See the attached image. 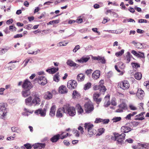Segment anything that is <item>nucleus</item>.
I'll return each instance as SVG.
<instances>
[{
  "label": "nucleus",
  "mask_w": 149,
  "mask_h": 149,
  "mask_svg": "<svg viewBox=\"0 0 149 149\" xmlns=\"http://www.w3.org/2000/svg\"><path fill=\"white\" fill-rule=\"evenodd\" d=\"M56 107L55 105H53L51 108L49 112V115L51 116H54L55 115Z\"/></svg>",
  "instance_id": "nucleus-21"
},
{
  "label": "nucleus",
  "mask_w": 149,
  "mask_h": 149,
  "mask_svg": "<svg viewBox=\"0 0 149 149\" xmlns=\"http://www.w3.org/2000/svg\"><path fill=\"white\" fill-rule=\"evenodd\" d=\"M134 76L136 79L139 80L141 78L142 74L141 73L138 72L134 74Z\"/></svg>",
  "instance_id": "nucleus-36"
},
{
  "label": "nucleus",
  "mask_w": 149,
  "mask_h": 149,
  "mask_svg": "<svg viewBox=\"0 0 149 149\" xmlns=\"http://www.w3.org/2000/svg\"><path fill=\"white\" fill-rule=\"evenodd\" d=\"M126 135L124 133H122L120 135L117 133V141L119 143L122 144L125 139Z\"/></svg>",
  "instance_id": "nucleus-11"
},
{
  "label": "nucleus",
  "mask_w": 149,
  "mask_h": 149,
  "mask_svg": "<svg viewBox=\"0 0 149 149\" xmlns=\"http://www.w3.org/2000/svg\"><path fill=\"white\" fill-rule=\"evenodd\" d=\"M124 101V100L123 99L120 100V101L121 102H122V103L120 104L119 105V107L121 108L122 109H124L127 107L125 103L123 102Z\"/></svg>",
  "instance_id": "nucleus-35"
},
{
  "label": "nucleus",
  "mask_w": 149,
  "mask_h": 149,
  "mask_svg": "<svg viewBox=\"0 0 149 149\" xmlns=\"http://www.w3.org/2000/svg\"><path fill=\"white\" fill-rule=\"evenodd\" d=\"M102 118H96L95 121V123H101L102 122Z\"/></svg>",
  "instance_id": "nucleus-56"
},
{
  "label": "nucleus",
  "mask_w": 149,
  "mask_h": 149,
  "mask_svg": "<svg viewBox=\"0 0 149 149\" xmlns=\"http://www.w3.org/2000/svg\"><path fill=\"white\" fill-rule=\"evenodd\" d=\"M88 135L89 137H91L93 135H95L97 133V131L95 129H92L88 131Z\"/></svg>",
  "instance_id": "nucleus-26"
},
{
  "label": "nucleus",
  "mask_w": 149,
  "mask_h": 149,
  "mask_svg": "<svg viewBox=\"0 0 149 149\" xmlns=\"http://www.w3.org/2000/svg\"><path fill=\"white\" fill-rule=\"evenodd\" d=\"M109 119H102V123L103 124H107L109 123Z\"/></svg>",
  "instance_id": "nucleus-55"
},
{
  "label": "nucleus",
  "mask_w": 149,
  "mask_h": 149,
  "mask_svg": "<svg viewBox=\"0 0 149 149\" xmlns=\"http://www.w3.org/2000/svg\"><path fill=\"white\" fill-rule=\"evenodd\" d=\"M99 61H100V62L104 64L105 63L106 61L104 58V57H100Z\"/></svg>",
  "instance_id": "nucleus-63"
},
{
  "label": "nucleus",
  "mask_w": 149,
  "mask_h": 149,
  "mask_svg": "<svg viewBox=\"0 0 149 149\" xmlns=\"http://www.w3.org/2000/svg\"><path fill=\"white\" fill-rule=\"evenodd\" d=\"M60 134H57L54 136L50 139V141L53 143L56 142L60 139Z\"/></svg>",
  "instance_id": "nucleus-22"
},
{
  "label": "nucleus",
  "mask_w": 149,
  "mask_h": 149,
  "mask_svg": "<svg viewBox=\"0 0 149 149\" xmlns=\"http://www.w3.org/2000/svg\"><path fill=\"white\" fill-rule=\"evenodd\" d=\"M129 107L130 109L131 110H135L137 109L136 107L132 104L130 105L129 106Z\"/></svg>",
  "instance_id": "nucleus-50"
},
{
  "label": "nucleus",
  "mask_w": 149,
  "mask_h": 149,
  "mask_svg": "<svg viewBox=\"0 0 149 149\" xmlns=\"http://www.w3.org/2000/svg\"><path fill=\"white\" fill-rule=\"evenodd\" d=\"M145 113L143 112L139 114L136 115L135 116V120H141L144 119V118H143V114H145Z\"/></svg>",
  "instance_id": "nucleus-20"
},
{
  "label": "nucleus",
  "mask_w": 149,
  "mask_h": 149,
  "mask_svg": "<svg viewBox=\"0 0 149 149\" xmlns=\"http://www.w3.org/2000/svg\"><path fill=\"white\" fill-rule=\"evenodd\" d=\"M99 91L100 93H103V94L107 90V89L104 86H102V85H99Z\"/></svg>",
  "instance_id": "nucleus-27"
},
{
  "label": "nucleus",
  "mask_w": 149,
  "mask_h": 149,
  "mask_svg": "<svg viewBox=\"0 0 149 149\" xmlns=\"http://www.w3.org/2000/svg\"><path fill=\"white\" fill-rule=\"evenodd\" d=\"M91 83L88 82L85 85L84 88V89L85 90L88 89L91 87Z\"/></svg>",
  "instance_id": "nucleus-40"
},
{
  "label": "nucleus",
  "mask_w": 149,
  "mask_h": 149,
  "mask_svg": "<svg viewBox=\"0 0 149 149\" xmlns=\"http://www.w3.org/2000/svg\"><path fill=\"white\" fill-rule=\"evenodd\" d=\"M85 77L84 75L82 73H80L77 75V79L78 81L81 82L84 80Z\"/></svg>",
  "instance_id": "nucleus-23"
},
{
  "label": "nucleus",
  "mask_w": 149,
  "mask_h": 149,
  "mask_svg": "<svg viewBox=\"0 0 149 149\" xmlns=\"http://www.w3.org/2000/svg\"><path fill=\"white\" fill-rule=\"evenodd\" d=\"M93 70L91 69H88L85 71V73L87 75L90 74L92 72Z\"/></svg>",
  "instance_id": "nucleus-54"
},
{
  "label": "nucleus",
  "mask_w": 149,
  "mask_h": 149,
  "mask_svg": "<svg viewBox=\"0 0 149 149\" xmlns=\"http://www.w3.org/2000/svg\"><path fill=\"white\" fill-rule=\"evenodd\" d=\"M32 27V25L29 24L25 26L24 28L26 29L29 30L31 29Z\"/></svg>",
  "instance_id": "nucleus-59"
},
{
  "label": "nucleus",
  "mask_w": 149,
  "mask_h": 149,
  "mask_svg": "<svg viewBox=\"0 0 149 149\" xmlns=\"http://www.w3.org/2000/svg\"><path fill=\"white\" fill-rule=\"evenodd\" d=\"M25 103L27 105L31 106L32 104V98L30 96L25 99Z\"/></svg>",
  "instance_id": "nucleus-25"
},
{
  "label": "nucleus",
  "mask_w": 149,
  "mask_h": 149,
  "mask_svg": "<svg viewBox=\"0 0 149 149\" xmlns=\"http://www.w3.org/2000/svg\"><path fill=\"white\" fill-rule=\"evenodd\" d=\"M23 35L22 34H17L14 36V38H21L22 37Z\"/></svg>",
  "instance_id": "nucleus-64"
},
{
  "label": "nucleus",
  "mask_w": 149,
  "mask_h": 149,
  "mask_svg": "<svg viewBox=\"0 0 149 149\" xmlns=\"http://www.w3.org/2000/svg\"><path fill=\"white\" fill-rule=\"evenodd\" d=\"M64 107L65 108V113L69 116H73L75 115L76 109L74 107L65 105Z\"/></svg>",
  "instance_id": "nucleus-1"
},
{
  "label": "nucleus",
  "mask_w": 149,
  "mask_h": 149,
  "mask_svg": "<svg viewBox=\"0 0 149 149\" xmlns=\"http://www.w3.org/2000/svg\"><path fill=\"white\" fill-rule=\"evenodd\" d=\"M11 130L13 132L19 133L21 132V130L17 127H11Z\"/></svg>",
  "instance_id": "nucleus-38"
},
{
  "label": "nucleus",
  "mask_w": 149,
  "mask_h": 149,
  "mask_svg": "<svg viewBox=\"0 0 149 149\" xmlns=\"http://www.w3.org/2000/svg\"><path fill=\"white\" fill-rule=\"evenodd\" d=\"M80 48V46L78 45H77L73 49V52H76Z\"/></svg>",
  "instance_id": "nucleus-52"
},
{
  "label": "nucleus",
  "mask_w": 149,
  "mask_h": 149,
  "mask_svg": "<svg viewBox=\"0 0 149 149\" xmlns=\"http://www.w3.org/2000/svg\"><path fill=\"white\" fill-rule=\"evenodd\" d=\"M25 147L27 149H31L32 146L29 143H26L24 145Z\"/></svg>",
  "instance_id": "nucleus-58"
},
{
  "label": "nucleus",
  "mask_w": 149,
  "mask_h": 149,
  "mask_svg": "<svg viewBox=\"0 0 149 149\" xmlns=\"http://www.w3.org/2000/svg\"><path fill=\"white\" fill-rule=\"evenodd\" d=\"M53 97L52 93L50 91H48L45 92L44 94V98L46 100H49L52 99Z\"/></svg>",
  "instance_id": "nucleus-18"
},
{
  "label": "nucleus",
  "mask_w": 149,
  "mask_h": 149,
  "mask_svg": "<svg viewBox=\"0 0 149 149\" xmlns=\"http://www.w3.org/2000/svg\"><path fill=\"white\" fill-rule=\"evenodd\" d=\"M85 110L87 113H91L94 110L93 104L91 101H88L84 105Z\"/></svg>",
  "instance_id": "nucleus-2"
},
{
  "label": "nucleus",
  "mask_w": 149,
  "mask_h": 149,
  "mask_svg": "<svg viewBox=\"0 0 149 149\" xmlns=\"http://www.w3.org/2000/svg\"><path fill=\"white\" fill-rule=\"evenodd\" d=\"M76 107L77 108L78 112L79 113L81 114L83 112V110L80 105L77 104Z\"/></svg>",
  "instance_id": "nucleus-34"
},
{
  "label": "nucleus",
  "mask_w": 149,
  "mask_h": 149,
  "mask_svg": "<svg viewBox=\"0 0 149 149\" xmlns=\"http://www.w3.org/2000/svg\"><path fill=\"white\" fill-rule=\"evenodd\" d=\"M89 58L82 57L80 59L77 60L76 61L80 63H86L89 60Z\"/></svg>",
  "instance_id": "nucleus-28"
},
{
  "label": "nucleus",
  "mask_w": 149,
  "mask_h": 149,
  "mask_svg": "<svg viewBox=\"0 0 149 149\" xmlns=\"http://www.w3.org/2000/svg\"><path fill=\"white\" fill-rule=\"evenodd\" d=\"M68 43V42H60L58 43V46H65Z\"/></svg>",
  "instance_id": "nucleus-53"
},
{
  "label": "nucleus",
  "mask_w": 149,
  "mask_h": 149,
  "mask_svg": "<svg viewBox=\"0 0 149 149\" xmlns=\"http://www.w3.org/2000/svg\"><path fill=\"white\" fill-rule=\"evenodd\" d=\"M127 54L125 58L126 59V63H129L130 62L131 58L132 56L129 52H127Z\"/></svg>",
  "instance_id": "nucleus-32"
},
{
  "label": "nucleus",
  "mask_w": 149,
  "mask_h": 149,
  "mask_svg": "<svg viewBox=\"0 0 149 149\" xmlns=\"http://www.w3.org/2000/svg\"><path fill=\"white\" fill-rule=\"evenodd\" d=\"M117 133H115L114 135L111 137V139L114 141H117Z\"/></svg>",
  "instance_id": "nucleus-57"
},
{
  "label": "nucleus",
  "mask_w": 149,
  "mask_h": 149,
  "mask_svg": "<svg viewBox=\"0 0 149 149\" xmlns=\"http://www.w3.org/2000/svg\"><path fill=\"white\" fill-rule=\"evenodd\" d=\"M35 80L39 84L42 86L44 85L47 83L46 78L44 76H38Z\"/></svg>",
  "instance_id": "nucleus-5"
},
{
  "label": "nucleus",
  "mask_w": 149,
  "mask_h": 149,
  "mask_svg": "<svg viewBox=\"0 0 149 149\" xmlns=\"http://www.w3.org/2000/svg\"><path fill=\"white\" fill-rule=\"evenodd\" d=\"M30 90L29 89H25L24 90L22 91V96L26 97L31 94V92Z\"/></svg>",
  "instance_id": "nucleus-19"
},
{
  "label": "nucleus",
  "mask_w": 149,
  "mask_h": 149,
  "mask_svg": "<svg viewBox=\"0 0 149 149\" xmlns=\"http://www.w3.org/2000/svg\"><path fill=\"white\" fill-rule=\"evenodd\" d=\"M139 146H141L142 149H149V144L148 143H145L144 144H141L139 143H138Z\"/></svg>",
  "instance_id": "nucleus-30"
},
{
  "label": "nucleus",
  "mask_w": 149,
  "mask_h": 149,
  "mask_svg": "<svg viewBox=\"0 0 149 149\" xmlns=\"http://www.w3.org/2000/svg\"><path fill=\"white\" fill-rule=\"evenodd\" d=\"M34 98L32 100V106H35L40 104L41 100L39 96L37 95H35Z\"/></svg>",
  "instance_id": "nucleus-8"
},
{
  "label": "nucleus",
  "mask_w": 149,
  "mask_h": 149,
  "mask_svg": "<svg viewBox=\"0 0 149 149\" xmlns=\"http://www.w3.org/2000/svg\"><path fill=\"white\" fill-rule=\"evenodd\" d=\"M59 22V19H57L56 20H54L52 21H50L47 24H58Z\"/></svg>",
  "instance_id": "nucleus-43"
},
{
  "label": "nucleus",
  "mask_w": 149,
  "mask_h": 149,
  "mask_svg": "<svg viewBox=\"0 0 149 149\" xmlns=\"http://www.w3.org/2000/svg\"><path fill=\"white\" fill-rule=\"evenodd\" d=\"M72 95L74 98H75L76 96L78 97L80 96V94L76 90L74 91Z\"/></svg>",
  "instance_id": "nucleus-39"
},
{
  "label": "nucleus",
  "mask_w": 149,
  "mask_h": 149,
  "mask_svg": "<svg viewBox=\"0 0 149 149\" xmlns=\"http://www.w3.org/2000/svg\"><path fill=\"white\" fill-rule=\"evenodd\" d=\"M65 108L64 106L63 107L59 108L57 111L56 116L59 118H61L63 117V113H65Z\"/></svg>",
  "instance_id": "nucleus-7"
},
{
  "label": "nucleus",
  "mask_w": 149,
  "mask_h": 149,
  "mask_svg": "<svg viewBox=\"0 0 149 149\" xmlns=\"http://www.w3.org/2000/svg\"><path fill=\"white\" fill-rule=\"evenodd\" d=\"M135 46L137 48H141L143 47V45L141 43H135Z\"/></svg>",
  "instance_id": "nucleus-44"
},
{
  "label": "nucleus",
  "mask_w": 149,
  "mask_h": 149,
  "mask_svg": "<svg viewBox=\"0 0 149 149\" xmlns=\"http://www.w3.org/2000/svg\"><path fill=\"white\" fill-rule=\"evenodd\" d=\"M145 95V93L144 91L141 88L138 89L137 93L136 94L137 97L140 100L143 99Z\"/></svg>",
  "instance_id": "nucleus-12"
},
{
  "label": "nucleus",
  "mask_w": 149,
  "mask_h": 149,
  "mask_svg": "<svg viewBox=\"0 0 149 149\" xmlns=\"http://www.w3.org/2000/svg\"><path fill=\"white\" fill-rule=\"evenodd\" d=\"M134 140L131 138H129L125 140V142H127V143H132L133 142Z\"/></svg>",
  "instance_id": "nucleus-62"
},
{
  "label": "nucleus",
  "mask_w": 149,
  "mask_h": 149,
  "mask_svg": "<svg viewBox=\"0 0 149 149\" xmlns=\"http://www.w3.org/2000/svg\"><path fill=\"white\" fill-rule=\"evenodd\" d=\"M93 127V125L90 123H85L84 124V127L85 130L87 129L88 131L90 130L91 129H92Z\"/></svg>",
  "instance_id": "nucleus-24"
},
{
  "label": "nucleus",
  "mask_w": 149,
  "mask_h": 149,
  "mask_svg": "<svg viewBox=\"0 0 149 149\" xmlns=\"http://www.w3.org/2000/svg\"><path fill=\"white\" fill-rule=\"evenodd\" d=\"M121 118L120 117H114L113 119V120L114 122H117L120 121L121 120Z\"/></svg>",
  "instance_id": "nucleus-45"
},
{
  "label": "nucleus",
  "mask_w": 149,
  "mask_h": 149,
  "mask_svg": "<svg viewBox=\"0 0 149 149\" xmlns=\"http://www.w3.org/2000/svg\"><path fill=\"white\" fill-rule=\"evenodd\" d=\"M64 132H63L61 134H60V139H63L65 138L66 137L69 135V134L67 133L65 135H62L63 134Z\"/></svg>",
  "instance_id": "nucleus-48"
},
{
  "label": "nucleus",
  "mask_w": 149,
  "mask_h": 149,
  "mask_svg": "<svg viewBox=\"0 0 149 149\" xmlns=\"http://www.w3.org/2000/svg\"><path fill=\"white\" fill-rule=\"evenodd\" d=\"M109 97L110 96L109 95H107L105 96V99L107 98V100H108L107 102L106 103H104V107H108L109 106L110 104V102L109 100Z\"/></svg>",
  "instance_id": "nucleus-37"
},
{
  "label": "nucleus",
  "mask_w": 149,
  "mask_h": 149,
  "mask_svg": "<svg viewBox=\"0 0 149 149\" xmlns=\"http://www.w3.org/2000/svg\"><path fill=\"white\" fill-rule=\"evenodd\" d=\"M104 129L103 128H101L99 129V133L97 134L99 135H101L104 131Z\"/></svg>",
  "instance_id": "nucleus-49"
},
{
  "label": "nucleus",
  "mask_w": 149,
  "mask_h": 149,
  "mask_svg": "<svg viewBox=\"0 0 149 149\" xmlns=\"http://www.w3.org/2000/svg\"><path fill=\"white\" fill-rule=\"evenodd\" d=\"M144 85L145 86L146 88L148 91H149V81H147L144 83Z\"/></svg>",
  "instance_id": "nucleus-46"
},
{
  "label": "nucleus",
  "mask_w": 149,
  "mask_h": 149,
  "mask_svg": "<svg viewBox=\"0 0 149 149\" xmlns=\"http://www.w3.org/2000/svg\"><path fill=\"white\" fill-rule=\"evenodd\" d=\"M34 149H41L44 148L45 146V144L43 143H37L33 145Z\"/></svg>",
  "instance_id": "nucleus-15"
},
{
  "label": "nucleus",
  "mask_w": 149,
  "mask_h": 149,
  "mask_svg": "<svg viewBox=\"0 0 149 149\" xmlns=\"http://www.w3.org/2000/svg\"><path fill=\"white\" fill-rule=\"evenodd\" d=\"M132 129L127 126H123L121 128V131L122 132L127 133L130 131Z\"/></svg>",
  "instance_id": "nucleus-16"
},
{
  "label": "nucleus",
  "mask_w": 149,
  "mask_h": 149,
  "mask_svg": "<svg viewBox=\"0 0 149 149\" xmlns=\"http://www.w3.org/2000/svg\"><path fill=\"white\" fill-rule=\"evenodd\" d=\"M100 76V71L99 70H96L93 73L92 78L94 79H98Z\"/></svg>",
  "instance_id": "nucleus-17"
},
{
  "label": "nucleus",
  "mask_w": 149,
  "mask_h": 149,
  "mask_svg": "<svg viewBox=\"0 0 149 149\" xmlns=\"http://www.w3.org/2000/svg\"><path fill=\"white\" fill-rule=\"evenodd\" d=\"M0 110H1V112H3L2 116H3V118L4 119V117L6 116V111L5 106H1L0 107Z\"/></svg>",
  "instance_id": "nucleus-31"
},
{
  "label": "nucleus",
  "mask_w": 149,
  "mask_h": 149,
  "mask_svg": "<svg viewBox=\"0 0 149 149\" xmlns=\"http://www.w3.org/2000/svg\"><path fill=\"white\" fill-rule=\"evenodd\" d=\"M59 75L56 74L54 77V80L56 82H58L59 81Z\"/></svg>",
  "instance_id": "nucleus-47"
},
{
  "label": "nucleus",
  "mask_w": 149,
  "mask_h": 149,
  "mask_svg": "<svg viewBox=\"0 0 149 149\" xmlns=\"http://www.w3.org/2000/svg\"><path fill=\"white\" fill-rule=\"evenodd\" d=\"M58 70V68H53L48 70H47L46 71L47 72H49V73L54 74Z\"/></svg>",
  "instance_id": "nucleus-29"
},
{
  "label": "nucleus",
  "mask_w": 149,
  "mask_h": 149,
  "mask_svg": "<svg viewBox=\"0 0 149 149\" xmlns=\"http://www.w3.org/2000/svg\"><path fill=\"white\" fill-rule=\"evenodd\" d=\"M138 22L139 23H147V21L145 19H139Z\"/></svg>",
  "instance_id": "nucleus-60"
},
{
  "label": "nucleus",
  "mask_w": 149,
  "mask_h": 149,
  "mask_svg": "<svg viewBox=\"0 0 149 149\" xmlns=\"http://www.w3.org/2000/svg\"><path fill=\"white\" fill-rule=\"evenodd\" d=\"M22 88L24 89L30 90L32 88L31 83L28 79L25 80L22 86Z\"/></svg>",
  "instance_id": "nucleus-6"
},
{
  "label": "nucleus",
  "mask_w": 149,
  "mask_h": 149,
  "mask_svg": "<svg viewBox=\"0 0 149 149\" xmlns=\"http://www.w3.org/2000/svg\"><path fill=\"white\" fill-rule=\"evenodd\" d=\"M131 65H132L133 68H134L136 69L140 67V65L137 63L132 62L131 63Z\"/></svg>",
  "instance_id": "nucleus-42"
},
{
  "label": "nucleus",
  "mask_w": 149,
  "mask_h": 149,
  "mask_svg": "<svg viewBox=\"0 0 149 149\" xmlns=\"http://www.w3.org/2000/svg\"><path fill=\"white\" fill-rule=\"evenodd\" d=\"M58 91L60 93L66 94L68 93V90L65 86L62 85L59 87Z\"/></svg>",
  "instance_id": "nucleus-14"
},
{
  "label": "nucleus",
  "mask_w": 149,
  "mask_h": 149,
  "mask_svg": "<svg viewBox=\"0 0 149 149\" xmlns=\"http://www.w3.org/2000/svg\"><path fill=\"white\" fill-rule=\"evenodd\" d=\"M100 94L99 93H95L93 96L94 101L97 104H99L102 100V98L99 97Z\"/></svg>",
  "instance_id": "nucleus-9"
},
{
  "label": "nucleus",
  "mask_w": 149,
  "mask_h": 149,
  "mask_svg": "<svg viewBox=\"0 0 149 149\" xmlns=\"http://www.w3.org/2000/svg\"><path fill=\"white\" fill-rule=\"evenodd\" d=\"M118 86L123 90H126L129 88L130 85L128 81L124 80L119 82Z\"/></svg>",
  "instance_id": "nucleus-3"
},
{
  "label": "nucleus",
  "mask_w": 149,
  "mask_h": 149,
  "mask_svg": "<svg viewBox=\"0 0 149 149\" xmlns=\"http://www.w3.org/2000/svg\"><path fill=\"white\" fill-rule=\"evenodd\" d=\"M77 84L76 81L74 80H69L67 83V87L70 89H72L75 88Z\"/></svg>",
  "instance_id": "nucleus-4"
},
{
  "label": "nucleus",
  "mask_w": 149,
  "mask_h": 149,
  "mask_svg": "<svg viewBox=\"0 0 149 149\" xmlns=\"http://www.w3.org/2000/svg\"><path fill=\"white\" fill-rule=\"evenodd\" d=\"M111 103L112 105H113L114 106H115L117 105V103L116 102V99L114 98H113L111 102Z\"/></svg>",
  "instance_id": "nucleus-51"
},
{
  "label": "nucleus",
  "mask_w": 149,
  "mask_h": 149,
  "mask_svg": "<svg viewBox=\"0 0 149 149\" xmlns=\"http://www.w3.org/2000/svg\"><path fill=\"white\" fill-rule=\"evenodd\" d=\"M131 53L137 57L143 58H145L144 53L142 52H137L134 50H132L131 51Z\"/></svg>",
  "instance_id": "nucleus-10"
},
{
  "label": "nucleus",
  "mask_w": 149,
  "mask_h": 149,
  "mask_svg": "<svg viewBox=\"0 0 149 149\" xmlns=\"http://www.w3.org/2000/svg\"><path fill=\"white\" fill-rule=\"evenodd\" d=\"M46 109L45 108H44L43 109H39L35 111V113L38 115L40 114L41 116L44 117L46 115Z\"/></svg>",
  "instance_id": "nucleus-13"
},
{
  "label": "nucleus",
  "mask_w": 149,
  "mask_h": 149,
  "mask_svg": "<svg viewBox=\"0 0 149 149\" xmlns=\"http://www.w3.org/2000/svg\"><path fill=\"white\" fill-rule=\"evenodd\" d=\"M66 63L68 65L71 67L75 66L77 65L76 63L70 60H68Z\"/></svg>",
  "instance_id": "nucleus-33"
},
{
  "label": "nucleus",
  "mask_w": 149,
  "mask_h": 149,
  "mask_svg": "<svg viewBox=\"0 0 149 149\" xmlns=\"http://www.w3.org/2000/svg\"><path fill=\"white\" fill-rule=\"evenodd\" d=\"M124 50L122 49L120 51L118 52L115 53V55L117 56H121L124 53Z\"/></svg>",
  "instance_id": "nucleus-41"
},
{
  "label": "nucleus",
  "mask_w": 149,
  "mask_h": 149,
  "mask_svg": "<svg viewBox=\"0 0 149 149\" xmlns=\"http://www.w3.org/2000/svg\"><path fill=\"white\" fill-rule=\"evenodd\" d=\"M140 146L138 145H134L132 146V148L134 149H141V148L140 147Z\"/></svg>",
  "instance_id": "nucleus-61"
}]
</instances>
